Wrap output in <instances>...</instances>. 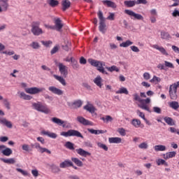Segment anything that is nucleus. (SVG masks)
Instances as JSON below:
<instances>
[{"label":"nucleus","instance_id":"obj_1","mask_svg":"<svg viewBox=\"0 0 179 179\" xmlns=\"http://www.w3.org/2000/svg\"><path fill=\"white\" fill-rule=\"evenodd\" d=\"M98 17L99 19V30L102 34H105L106 31H107V24H106V17L103 15V12L101 10H99L97 13Z\"/></svg>","mask_w":179,"mask_h":179},{"label":"nucleus","instance_id":"obj_2","mask_svg":"<svg viewBox=\"0 0 179 179\" xmlns=\"http://www.w3.org/2000/svg\"><path fill=\"white\" fill-rule=\"evenodd\" d=\"M31 31L34 36H41L44 34V31L41 28H40V22L36 21L31 23Z\"/></svg>","mask_w":179,"mask_h":179},{"label":"nucleus","instance_id":"obj_3","mask_svg":"<svg viewBox=\"0 0 179 179\" xmlns=\"http://www.w3.org/2000/svg\"><path fill=\"white\" fill-rule=\"evenodd\" d=\"M60 135L66 138H68V136H76L77 138H81V139L85 138L79 131L75 129H69L67 131L61 132Z\"/></svg>","mask_w":179,"mask_h":179},{"label":"nucleus","instance_id":"obj_4","mask_svg":"<svg viewBox=\"0 0 179 179\" xmlns=\"http://www.w3.org/2000/svg\"><path fill=\"white\" fill-rule=\"evenodd\" d=\"M44 90H45V88H38L37 87L25 88L26 93L29 94H38V93H41V92H44Z\"/></svg>","mask_w":179,"mask_h":179},{"label":"nucleus","instance_id":"obj_5","mask_svg":"<svg viewBox=\"0 0 179 179\" xmlns=\"http://www.w3.org/2000/svg\"><path fill=\"white\" fill-rule=\"evenodd\" d=\"M33 107L37 111H39L40 113H44V114H48V113H50V110L47 108L45 106L41 105V103H34Z\"/></svg>","mask_w":179,"mask_h":179},{"label":"nucleus","instance_id":"obj_6","mask_svg":"<svg viewBox=\"0 0 179 179\" xmlns=\"http://www.w3.org/2000/svg\"><path fill=\"white\" fill-rule=\"evenodd\" d=\"M124 13H126V15H129V16H131V17H134V20L136 19V20H143V16H142V15L138 14L131 10H125Z\"/></svg>","mask_w":179,"mask_h":179},{"label":"nucleus","instance_id":"obj_7","mask_svg":"<svg viewBox=\"0 0 179 179\" xmlns=\"http://www.w3.org/2000/svg\"><path fill=\"white\" fill-rule=\"evenodd\" d=\"M134 100H135V101H138V103H145V104H150V98H146L145 99H141V96H139V95L138 94V93H136L133 95Z\"/></svg>","mask_w":179,"mask_h":179},{"label":"nucleus","instance_id":"obj_8","mask_svg":"<svg viewBox=\"0 0 179 179\" xmlns=\"http://www.w3.org/2000/svg\"><path fill=\"white\" fill-rule=\"evenodd\" d=\"M59 71L62 75L63 78H67L68 76V67L64 65V64H59Z\"/></svg>","mask_w":179,"mask_h":179},{"label":"nucleus","instance_id":"obj_9","mask_svg":"<svg viewBox=\"0 0 179 179\" xmlns=\"http://www.w3.org/2000/svg\"><path fill=\"white\" fill-rule=\"evenodd\" d=\"M1 4L0 5V13L1 12H6L9 8V0H0Z\"/></svg>","mask_w":179,"mask_h":179},{"label":"nucleus","instance_id":"obj_10","mask_svg":"<svg viewBox=\"0 0 179 179\" xmlns=\"http://www.w3.org/2000/svg\"><path fill=\"white\" fill-rule=\"evenodd\" d=\"M169 96L171 100H177V90L173 87V85H170L169 87Z\"/></svg>","mask_w":179,"mask_h":179},{"label":"nucleus","instance_id":"obj_11","mask_svg":"<svg viewBox=\"0 0 179 179\" xmlns=\"http://www.w3.org/2000/svg\"><path fill=\"white\" fill-rule=\"evenodd\" d=\"M48 90L53 93V94H57V96H62L64 94V91L59 88H57L55 86L49 87Z\"/></svg>","mask_w":179,"mask_h":179},{"label":"nucleus","instance_id":"obj_12","mask_svg":"<svg viewBox=\"0 0 179 179\" xmlns=\"http://www.w3.org/2000/svg\"><path fill=\"white\" fill-rule=\"evenodd\" d=\"M76 121L82 124V125H93V122L86 120L85 117L82 116H78L76 118Z\"/></svg>","mask_w":179,"mask_h":179},{"label":"nucleus","instance_id":"obj_13","mask_svg":"<svg viewBox=\"0 0 179 179\" xmlns=\"http://www.w3.org/2000/svg\"><path fill=\"white\" fill-rule=\"evenodd\" d=\"M55 27H56L57 31H61L62 27H64V24L61 18H57L55 20Z\"/></svg>","mask_w":179,"mask_h":179},{"label":"nucleus","instance_id":"obj_14","mask_svg":"<svg viewBox=\"0 0 179 179\" xmlns=\"http://www.w3.org/2000/svg\"><path fill=\"white\" fill-rule=\"evenodd\" d=\"M51 121L54 124L59 125V127H62L63 128H65V124H65V121H64L57 117H52Z\"/></svg>","mask_w":179,"mask_h":179},{"label":"nucleus","instance_id":"obj_15","mask_svg":"<svg viewBox=\"0 0 179 179\" xmlns=\"http://www.w3.org/2000/svg\"><path fill=\"white\" fill-rule=\"evenodd\" d=\"M48 166L50 167L52 173L53 174H59L61 173V168L55 164H48Z\"/></svg>","mask_w":179,"mask_h":179},{"label":"nucleus","instance_id":"obj_16","mask_svg":"<svg viewBox=\"0 0 179 179\" xmlns=\"http://www.w3.org/2000/svg\"><path fill=\"white\" fill-rule=\"evenodd\" d=\"M71 8V1L69 0H62V10L65 12Z\"/></svg>","mask_w":179,"mask_h":179},{"label":"nucleus","instance_id":"obj_17","mask_svg":"<svg viewBox=\"0 0 179 179\" xmlns=\"http://www.w3.org/2000/svg\"><path fill=\"white\" fill-rule=\"evenodd\" d=\"M78 155L83 156V157H87V156H91L92 153L83 150V148H79L76 150Z\"/></svg>","mask_w":179,"mask_h":179},{"label":"nucleus","instance_id":"obj_18","mask_svg":"<svg viewBox=\"0 0 179 179\" xmlns=\"http://www.w3.org/2000/svg\"><path fill=\"white\" fill-rule=\"evenodd\" d=\"M71 166H73V163L68 159L59 164L60 169H66V167H71Z\"/></svg>","mask_w":179,"mask_h":179},{"label":"nucleus","instance_id":"obj_19","mask_svg":"<svg viewBox=\"0 0 179 179\" xmlns=\"http://www.w3.org/2000/svg\"><path fill=\"white\" fill-rule=\"evenodd\" d=\"M104 66H106V62L101 61L99 63V67L97 69V71L103 75H108V73L104 70Z\"/></svg>","mask_w":179,"mask_h":179},{"label":"nucleus","instance_id":"obj_20","mask_svg":"<svg viewBox=\"0 0 179 179\" xmlns=\"http://www.w3.org/2000/svg\"><path fill=\"white\" fill-rule=\"evenodd\" d=\"M164 121H165L169 127H174L176 125V120H173V118L170 117H164Z\"/></svg>","mask_w":179,"mask_h":179},{"label":"nucleus","instance_id":"obj_21","mask_svg":"<svg viewBox=\"0 0 179 179\" xmlns=\"http://www.w3.org/2000/svg\"><path fill=\"white\" fill-rule=\"evenodd\" d=\"M71 62L72 64V68L74 69L76 71H78L80 68L79 63H78V60L73 57H71Z\"/></svg>","mask_w":179,"mask_h":179},{"label":"nucleus","instance_id":"obj_22","mask_svg":"<svg viewBox=\"0 0 179 179\" xmlns=\"http://www.w3.org/2000/svg\"><path fill=\"white\" fill-rule=\"evenodd\" d=\"M100 62L101 61H97V60L93 59H88L89 64H90V65H92V66H94L95 68H96V69L98 68H100Z\"/></svg>","mask_w":179,"mask_h":179},{"label":"nucleus","instance_id":"obj_23","mask_svg":"<svg viewBox=\"0 0 179 179\" xmlns=\"http://www.w3.org/2000/svg\"><path fill=\"white\" fill-rule=\"evenodd\" d=\"M103 5H107L108 8H113V9H115L117 8V4L113 2L110 0H104L102 1Z\"/></svg>","mask_w":179,"mask_h":179},{"label":"nucleus","instance_id":"obj_24","mask_svg":"<svg viewBox=\"0 0 179 179\" xmlns=\"http://www.w3.org/2000/svg\"><path fill=\"white\" fill-rule=\"evenodd\" d=\"M87 131L94 135H99V134H106V132H107V130L104 131V130H96L94 129H87Z\"/></svg>","mask_w":179,"mask_h":179},{"label":"nucleus","instance_id":"obj_25","mask_svg":"<svg viewBox=\"0 0 179 179\" xmlns=\"http://www.w3.org/2000/svg\"><path fill=\"white\" fill-rule=\"evenodd\" d=\"M109 143H121L122 139L120 137H110L108 138Z\"/></svg>","mask_w":179,"mask_h":179},{"label":"nucleus","instance_id":"obj_26","mask_svg":"<svg viewBox=\"0 0 179 179\" xmlns=\"http://www.w3.org/2000/svg\"><path fill=\"white\" fill-rule=\"evenodd\" d=\"M124 4L127 8H134V6L136 5V1L135 0L124 1Z\"/></svg>","mask_w":179,"mask_h":179},{"label":"nucleus","instance_id":"obj_27","mask_svg":"<svg viewBox=\"0 0 179 179\" xmlns=\"http://www.w3.org/2000/svg\"><path fill=\"white\" fill-rule=\"evenodd\" d=\"M0 160L1 162H3V163H6V164H15L16 163V160H15L14 158H10V159L0 158Z\"/></svg>","mask_w":179,"mask_h":179},{"label":"nucleus","instance_id":"obj_28","mask_svg":"<svg viewBox=\"0 0 179 179\" xmlns=\"http://www.w3.org/2000/svg\"><path fill=\"white\" fill-rule=\"evenodd\" d=\"M161 38L162 40H171V35H170V34H169V32L162 31H161Z\"/></svg>","mask_w":179,"mask_h":179},{"label":"nucleus","instance_id":"obj_29","mask_svg":"<svg viewBox=\"0 0 179 179\" xmlns=\"http://www.w3.org/2000/svg\"><path fill=\"white\" fill-rule=\"evenodd\" d=\"M0 124L5 125L6 127H7V128H10V129H11L13 127V125L12 124V122L10 121H8L6 119L1 120Z\"/></svg>","mask_w":179,"mask_h":179},{"label":"nucleus","instance_id":"obj_30","mask_svg":"<svg viewBox=\"0 0 179 179\" xmlns=\"http://www.w3.org/2000/svg\"><path fill=\"white\" fill-rule=\"evenodd\" d=\"M101 80H103L101 76H97L94 80V83H95V85H96V86L99 87L101 88V86H103V84H101Z\"/></svg>","mask_w":179,"mask_h":179},{"label":"nucleus","instance_id":"obj_31","mask_svg":"<svg viewBox=\"0 0 179 179\" xmlns=\"http://www.w3.org/2000/svg\"><path fill=\"white\" fill-rule=\"evenodd\" d=\"M42 135H47V136H49V138H52V139H55L57 138V134L55 133H51L50 131H41Z\"/></svg>","mask_w":179,"mask_h":179},{"label":"nucleus","instance_id":"obj_32","mask_svg":"<svg viewBox=\"0 0 179 179\" xmlns=\"http://www.w3.org/2000/svg\"><path fill=\"white\" fill-rule=\"evenodd\" d=\"M54 78L57 80H58L63 86H66V82L65 81L64 77L57 75H54Z\"/></svg>","mask_w":179,"mask_h":179},{"label":"nucleus","instance_id":"obj_33","mask_svg":"<svg viewBox=\"0 0 179 179\" xmlns=\"http://www.w3.org/2000/svg\"><path fill=\"white\" fill-rule=\"evenodd\" d=\"M84 110H86L91 114H94L97 109L94 106H89V105H85L84 106Z\"/></svg>","mask_w":179,"mask_h":179},{"label":"nucleus","instance_id":"obj_34","mask_svg":"<svg viewBox=\"0 0 179 179\" xmlns=\"http://www.w3.org/2000/svg\"><path fill=\"white\" fill-rule=\"evenodd\" d=\"M169 107H171V108H173V110H177L179 108L178 102H177L176 101H173L171 102H169Z\"/></svg>","mask_w":179,"mask_h":179},{"label":"nucleus","instance_id":"obj_35","mask_svg":"<svg viewBox=\"0 0 179 179\" xmlns=\"http://www.w3.org/2000/svg\"><path fill=\"white\" fill-rule=\"evenodd\" d=\"M117 94H129V92L126 87H122L119 90L116 91Z\"/></svg>","mask_w":179,"mask_h":179},{"label":"nucleus","instance_id":"obj_36","mask_svg":"<svg viewBox=\"0 0 179 179\" xmlns=\"http://www.w3.org/2000/svg\"><path fill=\"white\" fill-rule=\"evenodd\" d=\"M71 160L73 163H75V164H76V166H78V167H83V162H82V161H80V159H78L76 157H72Z\"/></svg>","mask_w":179,"mask_h":179},{"label":"nucleus","instance_id":"obj_37","mask_svg":"<svg viewBox=\"0 0 179 179\" xmlns=\"http://www.w3.org/2000/svg\"><path fill=\"white\" fill-rule=\"evenodd\" d=\"M48 3L51 8H55V6H58L59 5V1L57 0H48Z\"/></svg>","mask_w":179,"mask_h":179},{"label":"nucleus","instance_id":"obj_38","mask_svg":"<svg viewBox=\"0 0 179 179\" xmlns=\"http://www.w3.org/2000/svg\"><path fill=\"white\" fill-rule=\"evenodd\" d=\"M157 166H165V167H169V163H167V162H166V160L163 159H158L157 160Z\"/></svg>","mask_w":179,"mask_h":179},{"label":"nucleus","instance_id":"obj_39","mask_svg":"<svg viewBox=\"0 0 179 179\" xmlns=\"http://www.w3.org/2000/svg\"><path fill=\"white\" fill-rule=\"evenodd\" d=\"M83 104V103L80 101V99L75 101L72 103V106H73V108H80V107H82Z\"/></svg>","mask_w":179,"mask_h":179},{"label":"nucleus","instance_id":"obj_40","mask_svg":"<svg viewBox=\"0 0 179 179\" xmlns=\"http://www.w3.org/2000/svg\"><path fill=\"white\" fill-rule=\"evenodd\" d=\"M134 42L131 41L130 40H127L125 42H123L120 44V47H123V48H127V47H129V45H132Z\"/></svg>","mask_w":179,"mask_h":179},{"label":"nucleus","instance_id":"obj_41","mask_svg":"<svg viewBox=\"0 0 179 179\" xmlns=\"http://www.w3.org/2000/svg\"><path fill=\"white\" fill-rule=\"evenodd\" d=\"M65 148H66L67 149H69V150H75V144H73L72 142L71 141H67L66 142L65 145H64Z\"/></svg>","mask_w":179,"mask_h":179},{"label":"nucleus","instance_id":"obj_42","mask_svg":"<svg viewBox=\"0 0 179 179\" xmlns=\"http://www.w3.org/2000/svg\"><path fill=\"white\" fill-rule=\"evenodd\" d=\"M156 152H164L166 150V145H158L154 147Z\"/></svg>","mask_w":179,"mask_h":179},{"label":"nucleus","instance_id":"obj_43","mask_svg":"<svg viewBox=\"0 0 179 179\" xmlns=\"http://www.w3.org/2000/svg\"><path fill=\"white\" fill-rule=\"evenodd\" d=\"M155 48H156V50H158V51H160V52H162V54H163V55H169V53H167V52L166 51V49H164V48L163 47H159V45H155L154 46Z\"/></svg>","mask_w":179,"mask_h":179},{"label":"nucleus","instance_id":"obj_44","mask_svg":"<svg viewBox=\"0 0 179 179\" xmlns=\"http://www.w3.org/2000/svg\"><path fill=\"white\" fill-rule=\"evenodd\" d=\"M12 153H13V151H12V149L6 147L4 148V150L3 151V156H10V155H12Z\"/></svg>","mask_w":179,"mask_h":179},{"label":"nucleus","instance_id":"obj_45","mask_svg":"<svg viewBox=\"0 0 179 179\" xmlns=\"http://www.w3.org/2000/svg\"><path fill=\"white\" fill-rule=\"evenodd\" d=\"M131 124L134 125L135 128H139V125H141V122L139 119H133Z\"/></svg>","mask_w":179,"mask_h":179},{"label":"nucleus","instance_id":"obj_46","mask_svg":"<svg viewBox=\"0 0 179 179\" xmlns=\"http://www.w3.org/2000/svg\"><path fill=\"white\" fill-rule=\"evenodd\" d=\"M106 69H107L109 72H120V69L117 67V66H111L110 67L106 66Z\"/></svg>","mask_w":179,"mask_h":179},{"label":"nucleus","instance_id":"obj_47","mask_svg":"<svg viewBox=\"0 0 179 179\" xmlns=\"http://www.w3.org/2000/svg\"><path fill=\"white\" fill-rule=\"evenodd\" d=\"M20 97H21V99H23L24 100H31L33 99V97L31 96L27 95L24 92L20 93Z\"/></svg>","mask_w":179,"mask_h":179},{"label":"nucleus","instance_id":"obj_48","mask_svg":"<svg viewBox=\"0 0 179 179\" xmlns=\"http://www.w3.org/2000/svg\"><path fill=\"white\" fill-rule=\"evenodd\" d=\"M30 47H31V48H33V50H38L40 48V43H38V42L34 41L32 42L30 45Z\"/></svg>","mask_w":179,"mask_h":179},{"label":"nucleus","instance_id":"obj_49","mask_svg":"<svg viewBox=\"0 0 179 179\" xmlns=\"http://www.w3.org/2000/svg\"><path fill=\"white\" fill-rule=\"evenodd\" d=\"M59 51V45H56L51 50L50 55H54V54H57Z\"/></svg>","mask_w":179,"mask_h":179},{"label":"nucleus","instance_id":"obj_50","mask_svg":"<svg viewBox=\"0 0 179 179\" xmlns=\"http://www.w3.org/2000/svg\"><path fill=\"white\" fill-rule=\"evenodd\" d=\"M138 106L139 108H142V110H145V111L150 113V109L146 106V104L143 103V102L141 104H138Z\"/></svg>","mask_w":179,"mask_h":179},{"label":"nucleus","instance_id":"obj_51","mask_svg":"<svg viewBox=\"0 0 179 179\" xmlns=\"http://www.w3.org/2000/svg\"><path fill=\"white\" fill-rule=\"evenodd\" d=\"M165 68H170L171 69H174V64L170 62L164 61Z\"/></svg>","mask_w":179,"mask_h":179},{"label":"nucleus","instance_id":"obj_52","mask_svg":"<svg viewBox=\"0 0 179 179\" xmlns=\"http://www.w3.org/2000/svg\"><path fill=\"white\" fill-rule=\"evenodd\" d=\"M97 146L99 148H101V149H103V150H105V152L108 151V147H107V145L106 144H103L101 143H97Z\"/></svg>","mask_w":179,"mask_h":179},{"label":"nucleus","instance_id":"obj_53","mask_svg":"<svg viewBox=\"0 0 179 179\" xmlns=\"http://www.w3.org/2000/svg\"><path fill=\"white\" fill-rule=\"evenodd\" d=\"M38 149H39V152L41 153H44V152H46V153H48V155H51V150H50L45 148H42L41 146Z\"/></svg>","mask_w":179,"mask_h":179},{"label":"nucleus","instance_id":"obj_54","mask_svg":"<svg viewBox=\"0 0 179 179\" xmlns=\"http://www.w3.org/2000/svg\"><path fill=\"white\" fill-rule=\"evenodd\" d=\"M16 171H18V173H20L21 174H22V176H29V173H27V171H26L20 168H17Z\"/></svg>","mask_w":179,"mask_h":179},{"label":"nucleus","instance_id":"obj_55","mask_svg":"<svg viewBox=\"0 0 179 179\" xmlns=\"http://www.w3.org/2000/svg\"><path fill=\"white\" fill-rule=\"evenodd\" d=\"M22 150H24L25 152H31L32 149H30V147L29 146V145L27 144H24L22 145Z\"/></svg>","mask_w":179,"mask_h":179},{"label":"nucleus","instance_id":"obj_56","mask_svg":"<svg viewBox=\"0 0 179 179\" xmlns=\"http://www.w3.org/2000/svg\"><path fill=\"white\" fill-rule=\"evenodd\" d=\"M117 132H119L120 135H121V136H125V135H127V133L125 132V129L124 128H119L117 129Z\"/></svg>","mask_w":179,"mask_h":179},{"label":"nucleus","instance_id":"obj_57","mask_svg":"<svg viewBox=\"0 0 179 179\" xmlns=\"http://www.w3.org/2000/svg\"><path fill=\"white\" fill-rule=\"evenodd\" d=\"M41 43L43 44V45H45V47H50V45H51V44H52V41H41Z\"/></svg>","mask_w":179,"mask_h":179},{"label":"nucleus","instance_id":"obj_58","mask_svg":"<svg viewBox=\"0 0 179 179\" xmlns=\"http://www.w3.org/2000/svg\"><path fill=\"white\" fill-rule=\"evenodd\" d=\"M115 14L114 13H109V15L106 17L107 20H115Z\"/></svg>","mask_w":179,"mask_h":179},{"label":"nucleus","instance_id":"obj_59","mask_svg":"<svg viewBox=\"0 0 179 179\" xmlns=\"http://www.w3.org/2000/svg\"><path fill=\"white\" fill-rule=\"evenodd\" d=\"M139 149H148L149 148V145L146 143H141L140 145H138Z\"/></svg>","mask_w":179,"mask_h":179},{"label":"nucleus","instance_id":"obj_60","mask_svg":"<svg viewBox=\"0 0 179 179\" xmlns=\"http://www.w3.org/2000/svg\"><path fill=\"white\" fill-rule=\"evenodd\" d=\"M3 104L7 110H10V103L8 101V99H3Z\"/></svg>","mask_w":179,"mask_h":179},{"label":"nucleus","instance_id":"obj_61","mask_svg":"<svg viewBox=\"0 0 179 179\" xmlns=\"http://www.w3.org/2000/svg\"><path fill=\"white\" fill-rule=\"evenodd\" d=\"M155 80L157 82H162V79L156 76H154L153 78L150 80V82H151V83H153V82H155Z\"/></svg>","mask_w":179,"mask_h":179},{"label":"nucleus","instance_id":"obj_62","mask_svg":"<svg viewBox=\"0 0 179 179\" xmlns=\"http://www.w3.org/2000/svg\"><path fill=\"white\" fill-rule=\"evenodd\" d=\"M153 111L157 114H162V108H160L159 107H157V106L153 107Z\"/></svg>","mask_w":179,"mask_h":179},{"label":"nucleus","instance_id":"obj_63","mask_svg":"<svg viewBox=\"0 0 179 179\" xmlns=\"http://www.w3.org/2000/svg\"><path fill=\"white\" fill-rule=\"evenodd\" d=\"M31 149H39V148L41 147L40 146V143H31Z\"/></svg>","mask_w":179,"mask_h":179},{"label":"nucleus","instance_id":"obj_64","mask_svg":"<svg viewBox=\"0 0 179 179\" xmlns=\"http://www.w3.org/2000/svg\"><path fill=\"white\" fill-rule=\"evenodd\" d=\"M172 16L173 17H177L178 16H179V10L177 9H175L172 13Z\"/></svg>","mask_w":179,"mask_h":179}]
</instances>
